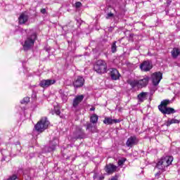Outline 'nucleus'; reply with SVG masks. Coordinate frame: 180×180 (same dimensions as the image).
I'll list each match as a JSON object with an SVG mask.
<instances>
[{
  "mask_svg": "<svg viewBox=\"0 0 180 180\" xmlns=\"http://www.w3.org/2000/svg\"><path fill=\"white\" fill-rule=\"evenodd\" d=\"M109 180H117V176H114L111 177V179H110Z\"/></svg>",
  "mask_w": 180,
  "mask_h": 180,
  "instance_id": "nucleus-32",
  "label": "nucleus"
},
{
  "mask_svg": "<svg viewBox=\"0 0 180 180\" xmlns=\"http://www.w3.org/2000/svg\"><path fill=\"white\" fill-rule=\"evenodd\" d=\"M105 179L104 176H101V177H99V180H103V179Z\"/></svg>",
  "mask_w": 180,
  "mask_h": 180,
  "instance_id": "nucleus-34",
  "label": "nucleus"
},
{
  "mask_svg": "<svg viewBox=\"0 0 180 180\" xmlns=\"http://www.w3.org/2000/svg\"><path fill=\"white\" fill-rule=\"evenodd\" d=\"M49 124H50V122H49L47 117H42L39 122H37L34 127L37 131L41 133L44 131L46 129H47V127H49Z\"/></svg>",
  "mask_w": 180,
  "mask_h": 180,
  "instance_id": "nucleus-6",
  "label": "nucleus"
},
{
  "mask_svg": "<svg viewBox=\"0 0 180 180\" xmlns=\"http://www.w3.org/2000/svg\"><path fill=\"white\" fill-rule=\"evenodd\" d=\"M98 115L96 114H94L90 117V122L94 124H96L98 123Z\"/></svg>",
  "mask_w": 180,
  "mask_h": 180,
  "instance_id": "nucleus-24",
  "label": "nucleus"
},
{
  "mask_svg": "<svg viewBox=\"0 0 180 180\" xmlns=\"http://www.w3.org/2000/svg\"><path fill=\"white\" fill-rule=\"evenodd\" d=\"M27 20H29V16L25 13H22L18 18V22L20 25H25Z\"/></svg>",
  "mask_w": 180,
  "mask_h": 180,
  "instance_id": "nucleus-16",
  "label": "nucleus"
},
{
  "mask_svg": "<svg viewBox=\"0 0 180 180\" xmlns=\"http://www.w3.org/2000/svg\"><path fill=\"white\" fill-rule=\"evenodd\" d=\"M137 138L136 136H131L127 141V147H131L134 144H137Z\"/></svg>",
  "mask_w": 180,
  "mask_h": 180,
  "instance_id": "nucleus-17",
  "label": "nucleus"
},
{
  "mask_svg": "<svg viewBox=\"0 0 180 180\" xmlns=\"http://www.w3.org/2000/svg\"><path fill=\"white\" fill-rule=\"evenodd\" d=\"M29 102H30V98L29 97H25L20 101V103L25 105V103H29Z\"/></svg>",
  "mask_w": 180,
  "mask_h": 180,
  "instance_id": "nucleus-27",
  "label": "nucleus"
},
{
  "mask_svg": "<svg viewBox=\"0 0 180 180\" xmlns=\"http://www.w3.org/2000/svg\"><path fill=\"white\" fill-rule=\"evenodd\" d=\"M117 49V46H116V41H114L111 46V51L112 53H115Z\"/></svg>",
  "mask_w": 180,
  "mask_h": 180,
  "instance_id": "nucleus-29",
  "label": "nucleus"
},
{
  "mask_svg": "<svg viewBox=\"0 0 180 180\" xmlns=\"http://www.w3.org/2000/svg\"><path fill=\"white\" fill-rule=\"evenodd\" d=\"M140 68L142 71H145V72L150 71V70L153 68V65H151V62L148 60L144 61L141 64Z\"/></svg>",
  "mask_w": 180,
  "mask_h": 180,
  "instance_id": "nucleus-13",
  "label": "nucleus"
},
{
  "mask_svg": "<svg viewBox=\"0 0 180 180\" xmlns=\"http://www.w3.org/2000/svg\"><path fill=\"white\" fill-rule=\"evenodd\" d=\"M127 82L129 85H131L132 88H135V86H139V81L137 80H128Z\"/></svg>",
  "mask_w": 180,
  "mask_h": 180,
  "instance_id": "nucleus-25",
  "label": "nucleus"
},
{
  "mask_svg": "<svg viewBox=\"0 0 180 180\" xmlns=\"http://www.w3.org/2000/svg\"><path fill=\"white\" fill-rule=\"evenodd\" d=\"M180 54V51L178 48H174L173 50L172 51V56L173 58H176Z\"/></svg>",
  "mask_w": 180,
  "mask_h": 180,
  "instance_id": "nucleus-23",
  "label": "nucleus"
},
{
  "mask_svg": "<svg viewBox=\"0 0 180 180\" xmlns=\"http://www.w3.org/2000/svg\"><path fill=\"white\" fill-rule=\"evenodd\" d=\"M105 18L106 19H112V18H115V14L116 13V10L112 7L109 6L105 10Z\"/></svg>",
  "mask_w": 180,
  "mask_h": 180,
  "instance_id": "nucleus-11",
  "label": "nucleus"
},
{
  "mask_svg": "<svg viewBox=\"0 0 180 180\" xmlns=\"http://www.w3.org/2000/svg\"><path fill=\"white\" fill-rule=\"evenodd\" d=\"M180 121L176 120V119H172V120H168L167 122H166V126L167 127H169L170 124H179Z\"/></svg>",
  "mask_w": 180,
  "mask_h": 180,
  "instance_id": "nucleus-21",
  "label": "nucleus"
},
{
  "mask_svg": "<svg viewBox=\"0 0 180 180\" xmlns=\"http://www.w3.org/2000/svg\"><path fill=\"white\" fill-rule=\"evenodd\" d=\"M171 103V101L166 99L161 101L160 105H158V109L163 115H171L175 113V109L168 107Z\"/></svg>",
  "mask_w": 180,
  "mask_h": 180,
  "instance_id": "nucleus-1",
  "label": "nucleus"
},
{
  "mask_svg": "<svg viewBox=\"0 0 180 180\" xmlns=\"http://www.w3.org/2000/svg\"><path fill=\"white\" fill-rule=\"evenodd\" d=\"M110 75L113 81H117L120 78V73H119L116 68L110 69Z\"/></svg>",
  "mask_w": 180,
  "mask_h": 180,
  "instance_id": "nucleus-12",
  "label": "nucleus"
},
{
  "mask_svg": "<svg viewBox=\"0 0 180 180\" xmlns=\"http://www.w3.org/2000/svg\"><path fill=\"white\" fill-rule=\"evenodd\" d=\"M104 124H113V123H120V120L105 117L103 120Z\"/></svg>",
  "mask_w": 180,
  "mask_h": 180,
  "instance_id": "nucleus-15",
  "label": "nucleus"
},
{
  "mask_svg": "<svg viewBox=\"0 0 180 180\" xmlns=\"http://www.w3.org/2000/svg\"><path fill=\"white\" fill-rule=\"evenodd\" d=\"M86 126V130H89V131H95V130L96 129L95 124L94 123L87 122Z\"/></svg>",
  "mask_w": 180,
  "mask_h": 180,
  "instance_id": "nucleus-19",
  "label": "nucleus"
},
{
  "mask_svg": "<svg viewBox=\"0 0 180 180\" xmlns=\"http://www.w3.org/2000/svg\"><path fill=\"white\" fill-rule=\"evenodd\" d=\"M127 159L126 158H122L120 160H118V165L119 167L123 165V164H124V162H126Z\"/></svg>",
  "mask_w": 180,
  "mask_h": 180,
  "instance_id": "nucleus-28",
  "label": "nucleus"
},
{
  "mask_svg": "<svg viewBox=\"0 0 180 180\" xmlns=\"http://www.w3.org/2000/svg\"><path fill=\"white\" fill-rule=\"evenodd\" d=\"M63 102H67V96H65V99L63 100Z\"/></svg>",
  "mask_w": 180,
  "mask_h": 180,
  "instance_id": "nucleus-35",
  "label": "nucleus"
},
{
  "mask_svg": "<svg viewBox=\"0 0 180 180\" xmlns=\"http://www.w3.org/2000/svg\"><path fill=\"white\" fill-rule=\"evenodd\" d=\"M57 145H53L52 146H45L44 148V153H51V151H54L56 150V146Z\"/></svg>",
  "mask_w": 180,
  "mask_h": 180,
  "instance_id": "nucleus-22",
  "label": "nucleus"
},
{
  "mask_svg": "<svg viewBox=\"0 0 180 180\" xmlns=\"http://www.w3.org/2000/svg\"><path fill=\"white\" fill-rule=\"evenodd\" d=\"M70 140L71 141H77L82 139H86V134L82 130V128L77 127L74 132L70 135Z\"/></svg>",
  "mask_w": 180,
  "mask_h": 180,
  "instance_id": "nucleus-2",
  "label": "nucleus"
},
{
  "mask_svg": "<svg viewBox=\"0 0 180 180\" xmlns=\"http://www.w3.org/2000/svg\"><path fill=\"white\" fill-rule=\"evenodd\" d=\"M172 161H174V158L172 156H166L162 158L158 163L157 168L158 169L165 170V168L169 167L171 164H172Z\"/></svg>",
  "mask_w": 180,
  "mask_h": 180,
  "instance_id": "nucleus-3",
  "label": "nucleus"
},
{
  "mask_svg": "<svg viewBox=\"0 0 180 180\" xmlns=\"http://www.w3.org/2000/svg\"><path fill=\"white\" fill-rule=\"evenodd\" d=\"M84 84H85V79L81 76L77 77L73 82L75 88H81V86H84Z\"/></svg>",
  "mask_w": 180,
  "mask_h": 180,
  "instance_id": "nucleus-10",
  "label": "nucleus"
},
{
  "mask_svg": "<svg viewBox=\"0 0 180 180\" xmlns=\"http://www.w3.org/2000/svg\"><path fill=\"white\" fill-rule=\"evenodd\" d=\"M105 172L108 174V175H112V174L116 172L117 171V166L109 163L105 166Z\"/></svg>",
  "mask_w": 180,
  "mask_h": 180,
  "instance_id": "nucleus-8",
  "label": "nucleus"
},
{
  "mask_svg": "<svg viewBox=\"0 0 180 180\" xmlns=\"http://www.w3.org/2000/svg\"><path fill=\"white\" fill-rule=\"evenodd\" d=\"M147 96V92H141L138 95V99L139 102H144L146 97Z\"/></svg>",
  "mask_w": 180,
  "mask_h": 180,
  "instance_id": "nucleus-20",
  "label": "nucleus"
},
{
  "mask_svg": "<svg viewBox=\"0 0 180 180\" xmlns=\"http://www.w3.org/2000/svg\"><path fill=\"white\" fill-rule=\"evenodd\" d=\"M148 81H150V77H145L143 79H140L138 81V84L139 86H147L148 84Z\"/></svg>",
  "mask_w": 180,
  "mask_h": 180,
  "instance_id": "nucleus-18",
  "label": "nucleus"
},
{
  "mask_svg": "<svg viewBox=\"0 0 180 180\" xmlns=\"http://www.w3.org/2000/svg\"><path fill=\"white\" fill-rule=\"evenodd\" d=\"M56 84V79H43L39 82V86L41 88H49L51 85Z\"/></svg>",
  "mask_w": 180,
  "mask_h": 180,
  "instance_id": "nucleus-9",
  "label": "nucleus"
},
{
  "mask_svg": "<svg viewBox=\"0 0 180 180\" xmlns=\"http://www.w3.org/2000/svg\"><path fill=\"white\" fill-rule=\"evenodd\" d=\"M82 101H84V95L76 96V98L73 100V108H77V106L81 103Z\"/></svg>",
  "mask_w": 180,
  "mask_h": 180,
  "instance_id": "nucleus-14",
  "label": "nucleus"
},
{
  "mask_svg": "<svg viewBox=\"0 0 180 180\" xmlns=\"http://www.w3.org/2000/svg\"><path fill=\"white\" fill-rule=\"evenodd\" d=\"M82 4H81V2L78 1V2H76L75 4V6L76 8H81Z\"/></svg>",
  "mask_w": 180,
  "mask_h": 180,
  "instance_id": "nucleus-30",
  "label": "nucleus"
},
{
  "mask_svg": "<svg viewBox=\"0 0 180 180\" xmlns=\"http://www.w3.org/2000/svg\"><path fill=\"white\" fill-rule=\"evenodd\" d=\"M61 113V112H60V108L58 107H55L54 108V110L51 111V114L52 115H57V116H60V114Z\"/></svg>",
  "mask_w": 180,
  "mask_h": 180,
  "instance_id": "nucleus-26",
  "label": "nucleus"
},
{
  "mask_svg": "<svg viewBox=\"0 0 180 180\" xmlns=\"http://www.w3.org/2000/svg\"><path fill=\"white\" fill-rule=\"evenodd\" d=\"M37 36L36 34H32L31 36L28 37L25 41L22 49L24 51H29L34 46V41H36V39Z\"/></svg>",
  "mask_w": 180,
  "mask_h": 180,
  "instance_id": "nucleus-5",
  "label": "nucleus"
},
{
  "mask_svg": "<svg viewBox=\"0 0 180 180\" xmlns=\"http://www.w3.org/2000/svg\"><path fill=\"white\" fill-rule=\"evenodd\" d=\"M90 110L92 112L94 110H95V107H92L91 108H90Z\"/></svg>",
  "mask_w": 180,
  "mask_h": 180,
  "instance_id": "nucleus-33",
  "label": "nucleus"
},
{
  "mask_svg": "<svg viewBox=\"0 0 180 180\" xmlns=\"http://www.w3.org/2000/svg\"><path fill=\"white\" fill-rule=\"evenodd\" d=\"M94 68L98 74H105L108 71V64L105 60H98L95 63Z\"/></svg>",
  "mask_w": 180,
  "mask_h": 180,
  "instance_id": "nucleus-4",
  "label": "nucleus"
},
{
  "mask_svg": "<svg viewBox=\"0 0 180 180\" xmlns=\"http://www.w3.org/2000/svg\"><path fill=\"white\" fill-rule=\"evenodd\" d=\"M159 175H160V173H157L156 174H155V176H159Z\"/></svg>",
  "mask_w": 180,
  "mask_h": 180,
  "instance_id": "nucleus-36",
  "label": "nucleus"
},
{
  "mask_svg": "<svg viewBox=\"0 0 180 180\" xmlns=\"http://www.w3.org/2000/svg\"><path fill=\"white\" fill-rule=\"evenodd\" d=\"M151 78L153 84L154 86H157L162 79V73L161 72H155L151 75Z\"/></svg>",
  "mask_w": 180,
  "mask_h": 180,
  "instance_id": "nucleus-7",
  "label": "nucleus"
},
{
  "mask_svg": "<svg viewBox=\"0 0 180 180\" xmlns=\"http://www.w3.org/2000/svg\"><path fill=\"white\" fill-rule=\"evenodd\" d=\"M41 13H42L43 15H45V13H47V11L46 10V8H41L40 11Z\"/></svg>",
  "mask_w": 180,
  "mask_h": 180,
  "instance_id": "nucleus-31",
  "label": "nucleus"
}]
</instances>
